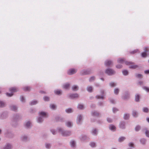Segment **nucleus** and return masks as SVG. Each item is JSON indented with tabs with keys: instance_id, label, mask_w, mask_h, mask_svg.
I'll return each mask as SVG.
<instances>
[{
	"instance_id": "nucleus-3",
	"label": "nucleus",
	"mask_w": 149,
	"mask_h": 149,
	"mask_svg": "<svg viewBox=\"0 0 149 149\" xmlns=\"http://www.w3.org/2000/svg\"><path fill=\"white\" fill-rule=\"evenodd\" d=\"M125 64L126 65H131L129 66L130 68L135 69L138 67L137 65L133 64L132 62H130L126 61Z\"/></svg>"
},
{
	"instance_id": "nucleus-36",
	"label": "nucleus",
	"mask_w": 149,
	"mask_h": 149,
	"mask_svg": "<svg viewBox=\"0 0 149 149\" xmlns=\"http://www.w3.org/2000/svg\"><path fill=\"white\" fill-rule=\"evenodd\" d=\"M129 94L128 93H126L124 94V95L123 97V98L124 99H127L129 97Z\"/></svg>"
},
{
	"instance_id": "nucleus-29",
	"label": "nucleus",
	"mask_w": 149,
	"mask_h": 149,
	"mask_svg": "<svg viewBox=\"0 0 149 149\" xmlns=\"http://www.w3.org/2000/svg\"><path fill=\"white\" fill-rule=\"evenodd\" d=\"M70 145L72 147L74 148L76 146V142L74 141H71L70 143Z\"/></svg>"
},
{
	"instance_id": "nucleus-52",
	"label": "nucleus",
	"mask_w": 149,
	"mask_h": 149,
	"mask_svg": "<svg viewBox=\"0 0 149 149\" xmlns=\"http://www.w3.org/2000/svg\"><path fill=\"white\" fill-rule=\"evenodd\" d=\"M143 89L145 90L147 92H149V88L148 87L146 86L143 87Z\"/></svg>"
},
{
	"instance_id": "nucleus-1",
	"label": "nucleus",
	"mask_w": 149,
	"mask_h": 149,
	"mask_svg": "<svg viewBox=\"0 0 149 149\" xmlns=\"http://www.w3.org/2000/svg\"><path fill=\"white\" fill-rule=\"evenodd\" d=\"M57 130L58 132L63 136H70L71 134V132L70 131L65 130L62 127H58Z\"/></svg>"
},
{
	"instance_id": "nucleus-9",
	"label": "nucleus",
	"mask_w": 149,
	"mask_h": 149,
	"mask_svg": "<svg viewBox=\"0 0 149 149\" xmlns=\"http://www.w3.org/2000/svg\"><path fill=\"white\" fill-rule=\"evenodd\" d=\"M65 125L67 127H71L73 126V123L71 121H68L66 122Z\"/></svg>"
},
{
	"instance_id": "nucleus-20",
	"label": "nucleus",
	"mask_w": 149,
	"mask_h": 149,
	"mask_svg": "<svg viewBox=\"0 0 149 149\" xmlns=\"http://www.w3.org/2000/svg\"><path fill=\"white\" fill-rule=\"evenodd\" d=\"M87 90L89 92H92L93 90V87L91 86H88L87 88Z\"/></svg>"
},
{
	"instance_id": "nucleus-24",
	"label": "nucleus",
	"mask_w": 149,
	"mask_h": 149,
	"mask_svg": "<svg viewBox=\"0 0 149 149\" xmlns=\"http://www.w3.org/2000/svg\"><path fill=\"white\" fill-rule=\"evenodd\" d=\"M132 114L133 116L135 117H137L138 115V113L137 111L135 110H133L132 111Z\"/></svg>"
},
{
	"instance_id": "nucleus-51",
	"label": "nucleus",
	"mask_w": 149,
	"mask_h": 149,
	"mask_svg": "<svg viewBox=\"0 0 149 149\" xmlns=\"http://www.w3.org/2000/svg\"><path fill=\"white\" fill-rule=\"evenodd\" d=\"M43 99L44 101H48L49 100V97L46 96H44V97Z\"/></svg>"
},
{
	"instance_id": "nucleus-17",
	"label": "nucleus",
	"mask_w": 149,
	"mask_h": 149,
	"mask_svg": "<svg viewBox=\"0 0 149 149\" xmlns=\"http://www.w3.org/2000/svg\"><path fill=\"white\" fill-rule=\"evenodd\" d=\"M79 138L81 141H84L87 139L88 138L85 135H82Z\"/></svg>"
},
{
	"instance_id": "nucleus-7",
	"label": "nucleus",
	"mask_w": 149,
	"mask_h": 149,
	"mask_svg": "<svg viewBox=\"0 0 149 149\" xmlns=\"http://www.w3.org/2000/svg\"><path fill=\"white\" fill-rule=\"evenodd\" d=\"M77 72V70L74 69H69L68 71V73L69 75H72Z\"/></svg>"
},
{
	"instance_id": "nucleus-19",
	"label": "nucleus",
	"mask_w": 149,
	"mask_h": 149,
	"mask_svg": "<svg viewBox=\"0 0 149 149\" xmlns=\"http://www.w3.org/2000/svg\"><path fill=\"white\" fill-rule=\"evenodd\" d=\"M140 143L143 145H145L146 144V140L145 139L141 138L140 139Z\"/></svg>"
},
{
	"instance_id": "nucleus-16",
	"label": "nucleus",
	"mask_w": 149,
	"mask_h": 149,
	"mask_svg": "<svg viewBox=\"0 0 149 149\" xmlns=\"http://www.w3.org/2000/svg\"><path fill=\"white\" fill-rule=\"evenodd\" d=\"M119 127L122 129H124L125 128V123L124 122H121L119 124Z\"/></svg>"
},
{
	"instance_id": "nucleus-63",
	"label": "nucleus",
	"mask_w": 149,
	"mask_h": 149,
	"mask_svg": "<svg viewBox=\"0 0 149 149\" xmlns=\"http://www.w3.org/2000/svg\"><path fill=\"white\" fill-rule=\"evenodd\" d=\"M139 84L141 85L143 84V82L142 81H140L139 82Z\"/></svg>"
},
{
	"instance_id": "nucleus-55",
	"label": "nucleus",
	"mask_w": 149,
	"mask_h": 149,
	"mask_svg": "<svg viewBox=\"0 0 149 149\" xmlns=\"http://www.w3.org/2000/svg\"><path fill=\"white\" fill-rule=\"evenodd\" d=\"M96 97L97 99H103L104 98V96L103 95H102L101 96H100V95H97L96 96Z\"/></svg>"
},
{
	"instance_id": "nucleus-21",
	"label": "nucleus",
	"mask_w": 149,
	"mask_h": 149,
	"mask_svg": "<svg viewBox=\"0 0 149 149\" xmlns=\"http://www.w3.org/2000/svg\"><path fill=\"white\" fill-rule=\"evenodd\" d=\"M73 111V109L71 108H68L65 109V111L68 113H72Z\"/></svg>"
},
{
	"instance_id": "nucleus-12",
	"label": "nucleus",
	"mask_w": 149,
	"mask_h": 149,
	"mask_svg": "<svg viewBox=\"0 0 149 149\" xmlns=\"http://www.w3.org/2000/svg\"><path fill=\"white\" fill-rule=\"evenodd\" d=\"M31 125V123L29 121H27L25 123V127L27 128H29Z\"/></svg>"
},
{
	"instance_id": "nucleus-10",
	"label": "nucleus",
	"mask_w": 149,
	"mask_h": 149,
	"mask_svg": "<svg viewBox=\"0 0 149 149\" xmlns=\"http://www.w3.org/2000/svg\"><path fill=\"white\" fill-rule=\"evenodd\" d=\"M12 145L10 143H7L4 147L3 149H12Z\"/></svg>"
},
{
	"instance_id": "nucleus-32",
	"label": "nucleus",
	"mask_w": 149,
	"mask_h": 149,
	"mask_svg": "<svg viewBox=\"0 0 149 149\" xmlns=\"http://www.w3.org/2000/svg\"><path fill=\"white\" fill-rule=\"evenodd\" d=\"M50 108L52 110H55L56 109V106L54 104H51L50 105Z\"/></svg>"
},
{
	"instance_id": "nucleus-35",
	"label": "nucleus",
	"mask_w": 149,
	"mask_h": 149,
	"mask_svg": "<svg viewBox=\"0 0 149 149\" xmlns=\"http://www.w3.org/2000/svg\"><path fill=\"white\" fill-rule=\"evenodd\" d=\"M50 131L53 134V135H55L57 133L56 131V130L54 129H51L50 130Z\"/></svg>"
},
{
	"instance_id": "nucleus-48",
	"label": "nucleus",
	"mask_w": 149,
	"mask_h": 149,
	"mask_svg": "<svg viewBox=\"0 0 149 149\" xmlns=\"http://www.w3.org/2000/svg\"><path fill=\"white\" fill-rule=\"evenodd\" d=\"M7 116V115L6 113H3L1 115V119H4L6 118Z\"/></svg>"
},
{
	"instance_id": "nucleus-45",
	"label": "nucleus",
	"mask_w": 149,
	"mask_h": 149,
	"mask_svg": "<svg viewBox=\"0 0 149 149\" xmlns=\"http://www.w3.org/2000/svg\"><path fill=\"white\" fill-rule=\"evenodd\" d=\"M45 145L46 148L47 149L50 148L51 147V144L50 143H45Z\"/></svg>"
},
{
	"instance_id": "nucleus-44",
	"label": "nucleus",
	"mask_w": 149,
	"mask_h": 149,
	"mask_svg": "<svg viewBox=\"0 0 149 149\" xmlns=\"http://www.w3.org/2000/svg\"><path fill=\"white\" fill-rule=\"evenodd\" d=\"M141 127L139 125H136L135 128V130L136 132L139 131Z\"/></svg>"
},
{
	"instance_id": "nucleus-57",
	"label": "nucleus",
	"mask_w": 149,
	"mask_h": 149,
	"mask_svg": "<svg viewBox=\"0 0 149 149\" xmlns=\"http://www.w3.org/2000/svg\"><path fill=\"white\" fill-rule=\"evenodd\" d=\"M134 144L133 143H130L128 144V146L129 147H134Z\"/></svg>"
},
{
	"instance_id": "nucleus-39",
	"label": "nucleus",
	"mask_w": 149,
	"mask_h": 149,
	"mask_svg": "<svg viewBox=\"0 0 149 149\" xmlns=\"http://www.w3.org/2000/svg\"><path fill=\"white\" fill-rule=\"evenodd\" d=\"M125 139V138L124 137H119L118 139V141L119 142H122Z\"/></svg>"
},
{
	"instance_id": "nucleus-23",
	"label": "nucleus",
	"mask_w": 149,
	"mask_h": 149,
	"mask_svg": "<svg viewBox=\"0 0 149 149\" xmlns=\"http://www.w3.org/2000/svg\"><path fill=\"white\" fill-rule=\"evenodd\" d=\"M55 94L57 95H60L61 94L62 91L59 90H56L54 91Z\"/></svg>"
},
{
	"instance_id": "nucleus-18",
	"label": "nucleus",
	"mask_w": 149,
	"mask_h": 149,
	"mask_svg": "<svg viewBox=\"0 0 149 149\" xmlns=\"http://www.w3.org/2000/svg\"><path fill=\"white\" fill-rule=\"evenodd\" d=\"M112 63V61L110 60H107L105 62V65L106 66H109L111 65Z\"/></svg>"
},
{
	"instance_id": "nucleus-2",
	"label": "nucleus",
	"mask_w": 149,
	"mask_h": 149,
	"mask_svg": "<svg viewBox=\"0 0 149 149\" xmlns=\"http://www.w3.org/2000/svg\"><path fill=\"white\" fill-rule=\"evenodd\" d=\"M18 90V89L16 88H10V91L11 92L10 93H6V95L9 97H10L13 95V93L16 92Z\"/></svg>"
},
{
	"instance_id": "nucleus-6",
	"label": "nucleus",
	"mask_w": 149,
	"mask_h": 149,
	"mask_svg": "<svg viewBox=\"0 0 149 149\" xmlns=\"http://www.w3.org/2000/svg\"><path fill=\"white\" fill-rule=\"evenodd\" d=\"M39 116L45 118L47 116L48 114L47 112L44 111H41L39 113Z\"/></svg>"
},
{
	"instance_id": "nucleus-15",
	"label": "nucleus",
	"mask_w": 149,
	"mask_h": 149,
	"mask_svg": "<svg viewBox=\"0 0 149 149\" xmlns=\"http://www.w3.org/2000/svg\"><path fill=\"white\" fill-rule=\"evenodd\" d=\"M109 127L110 130L112 131H114L116 130V127L113 125H110L109 126Z\"/></svg>"
},
{
	"instance_id": "nucleus-53",
	"label": "nucleus",
	"mask_w": 149,
	"mask_h": 149,
	"mask_svg": "<svg viewBox=\"0 0 149 149\" xmlns=\"http://www.w3.org/2000/svg\"><path fill=\"white\" fill-rule=\"evenodd\" d=\"M95 77H91L89 79V81L90 82H92L94 80Z\"/></svg>"
},
{
	"instance_id": "nucleus-47",
	"label": "nucleus",
	"mask_w": 149,
	"mask_h": 149,
	"mask_svg": "<svg viewBox=\"0 0 149 149\" xmlns=\"http://www.w3.org/2000/svg\"><path fill=\"white\" fill-rule=\"evenodd\" d=\"M72 89L74 91H76L78 90V87L76 85H74L72 87Z\"/></svg>"
},
{
	"instance_id": "nucleus-28",
	"label": "nucleus",
	"mask_w": 149,
	"mask_h": 149,
	"mask_svg": "<svg viewBox=\"0 0 149 149\" xmlns=\"http://www.w3.org/2000/svg\"><path fill=\"white\" fill-rule=\"evenodd\" d=\"M140 96L139 94H137L135 95V100L136 102H138L139 101Z\"/></svg>"
},
{
	"instance_id": "nucleus-31",
	"label": "nucleus",
	"mask_w": 149,
	"mask_h": 149,
	"mask_svg": "<svg viewBox=\"0 0 149 149\" xmlns=\"http://www.w3.org/2000/svg\"><path fill=\"white\" fill-rule=\"evenodd\" d=\"M10 109L12 111H15L17 110V108L16 106L12 105L11 106Z\"/></svg>"
},
{
	"instance_id": "nucleus-25",
	"label": "nucleus",
	"mask_w": 149,
	"mask_h": 149,
	"mask_svg": "<svg viewBox=\"0 0 149 149\" xmlns=\"http://www.w3.org/2000/svg\"><path fill=\"white\" fill-rule=\"evenodd\" d=\"M90 146L92 148H95L96 147V143L93 142H91L89 144Z\"/></svg>"
},
{
	"instance_id": "nucleus-22",
	"label": "nucleus",
	"mask_w": 149,
	"mask_h": 149,
	"mask_svg": "<svg viewBox=\"0 0 149 149\" xmlns=\"http://www.w3.org/2000/svg\"><path fill=\"white\" fill-rule=\"evenodd\" d=\"M97 130L96 129H93L92 131V133L94 135H96L97 134Z\"/></svg>"
},
{
	"instance_id": "nucleus-62",
	"label": "nucleus",
	"mask_w": 149,
	"mask_h": 149,
	"mask_svg": "<svg viewBox=\"0 0 149 149\" xmlns=\"http://www.w3.org/2000/svg\"><path fill=\"white\" fill-rule=\"evenodd\" d=\"M138 51V50L137 49H136V50H134V51H133V52H132L131 53L132 54H134L136 52H137Z\"/></svg>"
},
{
	"instance_id": "nucleus-60",
	"label": "nucleus",
	"mask_w": 149,
	"mask_h": 149,
	"mask_svg": "<svg viewBox=\"0 0 149 149\" xmlns=\"http://www.w3.org/2000/svg\"><path fill=\"white\" fill-rule=\"evenodd\" d=\"M21 100L22 102H24L25 99L24 97L23 96L21 97Z\"/></svg>"
},
{
	"instance_id": "nucleus-58",
	"label": "nucleus",
	"mask_w": 149,
	"mask_h": 149,
	"mask_svg": "<svg viewBox=\"0 0 149 149\" xmlns=\"http://www.w3.org/2000/svg\"><path fill=\"white\" fill-rule=\"evenodd\" d=\"M107 121L109 123H111L112 122V119L110 118H107Z\"/></svg>"
},
{
	"instance_id": "nucleus-5",
	"label": "nucleus",
	"mask_w": 149,
	"mask_h": 149,
	"mask_svg": "<svg viewBox=\"0 0 149 149\" xmlns=\"http://www.w3.org/2000/svg\"><path fill=\"white\" fill-rule=\"evenodd\" d=\"M105 72L108 75H111L114 74L115 72L112 69L108 68L106 69Z\"/></svg>"
},
{
	"instance_id": "nucleus-54",
	"label": "nucleus",
	"mask_w": 149,
	"mask_h": 149,
	"mask_svg": "<svg viewBox=\"0 0 149 149\" xmlns=\"http://www.w3.org/2000/svg\"><path fill=\"white\" fill-rule=\"evenodd\" d=\"M136 77L137 78H140L142 77L143 75L141 74H136Z\"/></svg>"
},
{
	"instance_id": "nucleus-34",
	"label": "nucleus",
	"mask_w": 149,
	"mask_h": 149,
	"mask_svg": "<svg viewBox=\"0 0 149 149\" xmlns=\"http://www.w3.org/2000/svg\"><path fill=\"white\" fill-rule=\"evenodd\" d=\"M130 117V115L128 113H125L124 116V118L127 120L129 119Z\"/></svg>"
},
{
	"instance_id": "nucleus-11",
	"label": "nucleus",
	"mask_w": 149,
	"mask_h": 149,
	"mask_svg": "<svg viewBox=\"0 0 149 149\" xmlns=\"http://www.w3.org/2000/svg\"><path fill=\"white\" fill-rule=\"evenodd\" d=\"M77 108L79 109L82 110L84 109L85 107L83 104H79L77 106Z\"/></svg>"
},
{
	"instance_id": "nucleus-4",
	"label": "nucleus",
	"mask_w": 149,
	"mask_h": 149,
	"mask_svg": "<svg viewBox=\"0 0 149 149\" xmlns=\"http://www.w3.org/2000/svg\"><path fill=\"white\" fill-rule=\"evenodd\" d=\"M83 120L82 116L81 115L78 116L77 119V124H80L81 123Z\"/></svg>"
},
{
	"instance_id": "nucleus-49",
	"label": "nucleus",
	"mask_w": 149,
	"mask_h": 149,
	"mask_svg": "<svg viewBox=\"0 0 149 149\" xmlns=\"http://www.w3.org/2000/svg\"><path fill=\"white\" fill-rule=\"evenodd\" d=\"M123 74L124 75H127L128 74V71L127 70H124L122 71Z\"/></svg>"
},
{
	"instance_id": "nucleus-27",
	"label": "nucleus",
	"mask_w": 149,
	"mask_h": 149,
	"mask_svg": "<svg viewBox=\"0 0 149 149\" xmlns=\"http://www.w3.org/2000/svg\"><path fill=\"white\" fill-rule=\"evenodd\" d=\"M44 118L43 117L39 116L37 120L38 122L39 123H42L44 120Z\"/></svg>"
},
{
	"instance_id": "nucleus-14",
	"label": "nucleus",
	"mask_w": 149,
	"mask_h": 149,
	"mask_svg": "<svg viewBox=\"0 0 149 149\" xmlns=\"http://www.w3.org/2000/svg\"><path fill=\"white\" fill-rule=\"evenodd\" d=\"M144 131L146 137L149 138V130L145 128L144 130Z\"/></svg>"
},
{
	"instance_id": "nucleus-37",
	"label": "nucleus",
	"mask_w": 149,
	"mask_h": 149,
	"mask_svg": "<svg viewBox=\"0 0 149 149\" xmlns=\"http://www.w3.org/2000/svg\"><path fill=\"white\" fill-rule=\"evenodd\" d=\"M38 103V101L36 100H33L31 101L30 103V104L31 105H34L37 104Z\"/></svg>"
},
{
	"instance_id": "nucleus-46",
	"label": "nucleus",
	"mask_w": 149,
	"mask_h": 149,
	"mask_svg": "<svg viewBox=\"0 0 149 149\" xmlns=\"http://www.w3.org/2000/svg\"><path fill=\"white\" fill-rule=\"evenodd\" d=\"M5 106L6 104L4 102L0 101V107H3Z\"/></svg>"
},
{
	"instance_id": "nucleus-38",
	"label": "nucleus",
	"mask_w": 149,
	"mask_h": 149,
	"mask_svg": "<svg viewBox=\"0 0 149 149\" xmlns=\"http://www.w3.org/2000/svg\"><path fill=\"white\" fill-rule=\"evenodd\" d=\"M22 139L24 141H26L27 140L28 137L27 136L24 135L21 136Z\"/></svg>"
},
{
	"instance_id": "nucleus-56",
	"label": "nucleus",
	"mask_w": 149,
	"mask_h": 149,
	"mask_svg": "<svg viewBox=\"0 0 149 149\" xmlns=\"http://www.w3.org/2000/svg\"><path fill=\"white\" fill-rule=\"evenodd\" d=\"M112 110L113 112L114 113L118 111V109L117 108L114 107L113 108Z\"/></svg>"
},
{
	"instance_id": "nucleus-43",
	"label": "nucleus",
	"mask_w": 149,
	"mask_h": 149,
	"mask_svg": "<svg viewBox=\"0 0 149 149\" xmlns=\"http://www.w3.org/2000/svg\"><path fill=\"white\" fill-rule=\"evenodd\" d=\"M23 89L25 91H28L30 90L31 88L30 87L26 86L24 87L23 88Z\"/></svg>"
},
{
	"instance_id": "nucleus-33",
	"label": "nucleus",
	"mask_w": 149,
	"mask_h": 149,
	"mask_svg": "<svg viewBox=\"0 0 149 149\" xmlns=\"http://www.w3.org/2000/svg\"><path fill=\"white\" fill-rule=\"evenodd\" d=\"M70 86V84L68 83H66L64 84L63 86V88L67 89Z\"/></svg>"
},
{
	"instance_id": "nucleus-13",
	"label": "nucleus",
	"mask_w": 149,
	"mask_h": 149,
	"mask_svg": "<svg viewBox=\"0 0 149 149\" xmlns=\"http://www.w3.org/2000/svg\"><path fill=\"white\" fill-rule=\"evenodd\" d=\"M144 50L145 52L142 53L141 54V56L143 57H146V52H147L148 51V49L147 47H145L144 48Z\"/></svg>"
},
{
	"instance_id": "nucleus-50",
	"label": "nucleus",
	"mask_w": 149,
	"mask_h": 149,
	"mask_svg": "<svg viewBox=\"0 0 149 149\" xmlns=\"http://www.w3.org/2000/svg\"><path fill=\"white\" fill-rule=\"evenodd\" d=\"M110 85L112 87H114L116 86V84L114 82H112L110 83Z\"/></svg>"
},
{
	"instance_id": "nucleus-64",
	"label": "nucleus",
	"mask_w": 149,
	"mask_h": 149,
	"mask_svg": "<svg viewBox=\"0 0 149 149\" xmlns=\"http://www.w3.org/2000/svg\"><path fill=\"white\" fill-rule=\"evenodd\" d=\"M146 120L149 123V118H146Z\"/></svg>"
},
{
	"instance_id": "nucleus-59",
	"label": "nucleus",
	"mask_w": 149,
	"mask_h": 149,
	"mask_svg": "<svg viewBox=\"0 0 149 149\" xmlns=\"http://www.w3.org/2000/svg\"><path fill=\"white\" fill-rule=\"evenodd\" d=\"M116 68H122V65H117Z\"/></svg>"
},
{
	"instance_id": "nucleus-41",
	"label": "nucleus",
	"mask_w": 149,
	"mask_h": 149,
	"mask_svg": "<svg viewBox=\"0 0 149 149\" xmlns=\"http://www.w3.org/2000/svg\"><path fill=\"white\" fill-rule=\"evenodd\" d=\"M143 111L145 113H148L149 111V109L148 108L144 107L143 108Z\"/></svg>"
},
{
	"instance_id": "nucleus-61",
	"label": "nucleus",
	"mask_w": 149,
	"mask_h": 149,
	"mask_svg": "<svg viewBox=\"0 0 149 149\" xmlns=\"http://www.w3.org/2000/svg\"><path fill=\"white\" fill-rule=\"evenodd\" d=\"M144 73L145 74H149V70H146L144 72Z\"/></svg>"
},
{
	"instance_id": "nucleus-30",
	"label": "nucleus",
	"mask_w": 149,
	"mask_h": 149,
	"mask_svg": "<svg viewBox=\"0 0 149 149\" xmlns=\"http://www.w3.org/2000/svg\"><path fill=\"white\" fill-rule=\"evenodd\" d=\"M120 90L119 88H115L114 90V93L115 94L117 95L118 94Z\"/></svg>"
},
{
	"instance_id": "nucleus-42",
	"label": "nucleus",
	"mask_w": 149,
	"mask_h": 149,
	"mask_svg": "<svg viewBox=\"0 0 149 149\" xmlns=\"http://www.w3.org/2000/svg\"><path fill=\"white\" fill-rule=\"evenodd\" d=\"M92 115L93 116H98L99 115V113L96 111H93L91 113Z\"/></svg>"
},
{
	"instance_id": "nucleus-26",
	"label": "nucleus",
	"mask_w": 149,
	"mask_h": 149,
	"mask_svg": "<svg viewBox=\"0 0 149 149\" xmlns=\"http://www.w3.org/2000/svg\"><path fill=\"white\" fill-rule=\"evenodd\" d=\"M81 74H82L84 75L89 74V72L88 70H82L81 72Z\"/></svg>"
},
{
	"instance_id": "nucleus-40",
	"label": "nucleus",
	"mask_w": 149,
	"mask_h": 149,
	"mask_svg": "<svg viewBox=\"0 0 149 149\" xmlns=\"http://www.w3.org/2000/svg\"><path fill=\"white\" fill-rule=\"evenodd\" d=\"M124 61L125 62V63L126 62L125 61L124 59L122 58H119L118 60V62L119 63H123Z\"/></svg>"
},
{
	"instance_id": "nucleus-8",
	"label": "nucleus",
	"mask_w": 149,
	"mask_h": 149,
	"mask_svg": "<svg viewBox=\"0 0 149 149\" xmlns=\"http://www.w3.org/2000/svg\"><path fill=\"white\" fill-rule=\"evenodd\" d=\"M69 97L71 99L77 98L79 97V95L77 94H71L69 95Z\"/></svg>"
}]
</instances>
